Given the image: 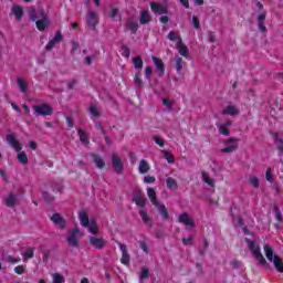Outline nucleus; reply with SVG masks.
<instances>
[{"mask_svg": "<svg viewBox=\"0 0 283 283\" xmlns=\"http://www.w3.org/2000/svg\"><path fill=\"white\" fill-rule=\"evenodd\" d=\"M29 19L35 21V28L39 32H45L46 28L50 25V20L48 19L45 11L41 10L36 12L34 7H30L29 9Z\"/></svg>", "mask_w": 283, "mask_h": 283, "instance_id": "1", "label": "nucleus"}, {"mask_svg": "<svg viewBox=\"0 0 283 283\" xmlns=\"http://www.w3.org/2000/svg\"><path fill=\"white\" fill-rule=\"evenodd\" d=\"M6 140L14 151L18 153V161L21 163V165H28V155H25V151H21L23 149V145L20 144L19 139L13 134H9L6 137Z\"/></svg>", "mask_w": 283, "mask_h": 283, "instance_id": "2", "label": "nucleus"}, {"mask_svg": "<svg viewBox=\"0 0 283 283\" xmlns=\"http://www.w3.org/2000/svg\"><path fill=\"white\" fill-rule=\"evenodd\" d=\"M244 242L248 244L249 251L253 253L255 260L261 263L263 266L266 265V259H264V255L262 254V250L259 245H255V241H252L249 238L244 239Z\"/></svg>", "mask_w": 283, "mask_h": 283, "instance_id": "3", "label": "nucleus"}, {"mask_svg": "<svg viewBox=\"0 0 283 283\" xmlns=\"http://www.w3.org/2000/svg\"><path fill=\"white\" fill-rule=\"evenodd\" d=\"M81 235L83 234L81 233V229H78L77 227H75L73 230H70L69 237L66 238L69 247H71L72 249H78V238H81Z\"/></svg>", "mask_w": 283, "mask_h": 283, "instance_id": "4", "label": "nucleus"}, {"mask_svg": "<svg viewBox=\"0 0 283 283\" xmlns=\"http://www.w3.org/2000/svg\"><path fill=\"white\" fill-rule=\"evenodd\" d=\"M33 112L35 113V116H52L54 114V108L50 106V104H38L33 106Z\"/></svg>", "mask_w": 283, "mask_h": 283, "instance_id": "5", "label": "nucleus"}, {"mask_svg": "<svg viewBox=\"0 0 283 283\" xmlns=\"http://www.w3.org/2000/svg\"><path fill=\"white\" fill-rule=\"evenodd\" d=\"M119 247V251H122L120 264L124 266H129V262H132V256L129 252H127V245L125 243L117 242Z\"/></svg>", "mask_w": 283, "mask_h": 283, "instance_id": "6", "label": "nucleus"}, {"mask_svg": "<svg viewBox=\"0 0 283 283\" xmlns=\"http://www.w3.org/2000/svg\"><path fill=\"white\" fill-rule=\"evenodd\" d=\"M98 13L96 11H88L86 13V23L91 27V30H96V27L98 25Z\"/></svg>", "mask_w": 283, "mask_h": 283, "instance_id": "7", "label": "nucleus"}, {"mask_svg": "<svg viewBox=\"0 0 283 283\" xmlns=\"http://www.w3.org/2000/svg\"><path fill=\"white\" fill-rule=\"evenodd\" d=\"M88 242L91 247L97 251H101L104 247H107V241L104 238L90 237Z\"/></svg>", "mask_w": 283, "mask_h": 283, "instance_id": "8", "label": "nucleus"}, {"mask_svg": "<svg viewBox=\"0 0 283 283\" xmlns=\"http://www.w3.org/2000/svg\"><path fill=\"white\" fill-rule=\"evenodd\" d=\"M178 222L180 224H185L187 229H193V227H196L193 219L187 212H182L181 214L178 216Z\"/></svg>", "mask_w": 283, "mask_h": 283, "instance_id": "9", "label": "nucleus"}, {"mask_svg": "<svg viewBox=\"0 0 283 283\" xmlns=\"http://www.w3.org/2000/svg\"><path fill=\"white\" fill-rule=\"evenodd\" d=\"M227 147L221 149L222 154H233L235 149H238V139L237 138H229L226 140Z\"/></svg>", "mask_w": 283, "mask_h": 283, "instance_id": "10", "label": "nucleus"}, {"mask_svg": "<svg viewBox=\"0 0 283 283\" xmlns=\"http://www.w3.org/2000/svg\"><path fill=\"white\" fill-rule=\"evenodd\" d=\"M112 165L114 171H116L118 175L123 174V160H120V157H118V154L116 153L112 155Z\"/></svg>", "mask_w": 283, "mask_h": 283, "instance_id": "11", "label": "nucleus"}, {"mask_svg": "<svg viewBox=\"0 0 283 283\" xmlns=\"http://www.w3.org/2000/svg\"><path fill=\"white\" fill-rule=\"evenodd\" d=\"M150 9L154 14H168L169 9L167 7L158 3V2H150Z\"/></svg>", "mask_w": 283, "mask_h": 283, "instance_id": "12", "label": "nucleus"}, {"mask_svg": "<svg viewBox=\"0 0 283 283\" xmlns=\"http://www.w3.org/2000/svg\"><path fill=\"white\" fill-rule=\"evenodd\" d=\"M61 41H63V35H61V31H57L55 32L54 38L48 42L45 50L50 52L54 49V45H56V43H61Z\"/></svg>", "mask_w": 283, "mask_h": 283, "instance_id": "13", "label": "nucleus"}, {"mask_svg": "<svg viewBox=\"0 0 283 283\" xmlns=\"http://www.w3.org/2000/svg\"><path fill=\"white\" fill-rule=\"evenodd\" d=\"M51 220L53 221V224H56V227H59V229H65V227L67 226L65 219L63 218V216H61V213H54L51 217Z\"/></svg>", "mask_w": 283, "mask_h": 283, "instance_id": "14", "label": "nucleus"}, {"mask_svg": "<svg viewBox=\"0 0 283 283\" xmlns=\"http://www.w3.org/2000/svg\"><path fill=\"white\" fill-rule=\"evenodd\" d=\"M176 48L180 54V56H184V59H189V48L185 45V42L182 40H179L176 44Z\"/></svg>", "mask_w": 283, "mask_h": 283, "instance_id": "15", "label": "nucleus"}, {"mask_svg": "<svg viewBox=\"0 0 283 283\" xmlns=\"http://www.w3.org/2000/svg\"><path fill=\"white\" fill-rule=\"evenodd\" d=\"M153 63L155 64V69L157 70L159 76L165 75V62L160 60V57L153 56Z\"/></svg>", "mask_w": 283, "mask_h": 283, "instance_id": "16", "label": "nucleus"}, {"mask_svg": "<svg viewBox=\"0 0 283 283\" xmlns=\"http://www.w3.org/2000/svg\"><path fill=\"white\" fill-rule=\"evenodd\" d=\"M11 13L15 17V20L21 21L23 19V15L25 14V11H23V7L14 4L11 8Z\"/></svg>", "mask_w": 283, "mask_h": 283, "instance_id": "17", "label": "nucleus"}, {"mask_svg": "<svg viewBox=\"0 0 283 283\" xmlns=\"http://www.w3.org/2000/svg\"><path fill=\"white\" fill-rule=\"evenodd\" d=\"M125 30L127 32H130V34H136V32H138V22L132 19L127 20L125 24Z\"/></svg>", "mask_w": 283, "mask_h": 283, "instance_id": "18", "label": "nucleus"}, {"mask_svg": "<svg viewBox=\"0 0 283 283\" xmlns=\"http://www.w3.org/2000/svg\"><path fill=\"white\" fill-rule=\"evenodd\" d=\"M3 202L6 207H9L10 209L17 207V195L10 192L4 199Z\"/></svg>", "mask_w": 283, "mask_h": 283, "instance_id": "19", "label": "nucleus"}, {"mask_svg": "<svg viewBox=\"0 0 283 283\" xmlns=\"http://www.w3.org/2000/svg\"><path fill=\"white\" fill-rule=\"evenodd\" d=\"M256 21L260 32L264 34L266 32V27L264 25V21H266V12L260 13Z\"/></svg>", "mask_w": 283, "mask_h": 283, "instance_id": "20", "label": "nucleus"}, {"mask_svg": "<svg viewBox=\"0 0 283 283\" xmlns=\"http://www.w3.org/2000/svg\"><path fill=\"white\" fill-rule=\"evenodd\" d=\"M78 220H80L82 227H84V228L90 227V223H91L90 216L87 214L86 211L82 210L78 212Z\"/></svg>", "mask_w": 283, "mask_h": 283, "instance_id": "21", "label": "nucleus"}, {"mask_svg": "<svg viewBox=\"0 0 283 283\" xmlns=\"http://www.w3.org/2000/svg\"><path fill=\"white\" fill-rule=\"evenodd\" d=\"M139 23L140 25H147V23H151V14H149V11L145 10L140 12Z\"/></svg>", "mask_w": 283, "mask_h": 283, "instance_id": "22", "label": "nucleus"}, {"mask_svg": "<svg viewBox=\"0 0 283 283\" xmlns=\"http://www.w3.org/2000/svg\"><path fill=\"white\" fill-rule=\"evenodd\" d=\"M147 196L154 207H158V205H160V202H158V197L156 196V190L154 188L147 189Z\"/></svg>", "mask_w": 283, "mask_h": 283, "instance_id": "23", "label": "nucleus"}, {"mask_svg": "<svg viewBox=\"0 0 283 283\" xmlns=\"http://www.w3.org/2000/svg\"><path fill=\"white\" fill-rule=\"evenodd\" d=\"M133 202H135L137 207H142V208L145 207L146 205L145 197H143L140 192H134Z\"/></svg>", "mask_w": 283, "mask_h": 283, "instance_id": "24", "label": "nucleus"}, {"mask_svg": "<svg viewBox=\"0 0 283 283\" xmlns=\"http://www.w3.org/2000/svg\"><path fill=\"white\" fill-rule=\"evenodd\" d=\"M174 61H175V70L177 71V74H181L182 67L185 65V61L179 55H175Z\"/></svg>", "mask_w": 283, "mask_h": 283, "instance_id": "25", "label": "nucleus"}, {"mask_svg": "<svg viewBox=\"0 0 283 283\" xmlns=\"http://www.w3.org/2000/svg\"><path fill=\"white\" fill-rule=\"evenodd\" d=\"M91 156L97 169H105V160L101 158V156H98L97 154H92Z\"/></svg>", "mask_w": 283, "mask_h": 283, "instance_id": "26", "label": "nucleus"}, {"mask_svg": "<svg viewBox=\"0 0 283 283\" xmlns=\"http://www.w3.org/2000/svg\"><path fill=\"white\" fill-rule=\"evenodd\" d=\"M149 169H151V166H149V163H147V160L145 159H142L138 166L139 174L145 175L149 171Z\"/></svg>", "mask_w": 283, "mask_h": 283, "instance_id": "27", "label": "nucleus"}, {"mask_svg": "<svg viewBox=\"0 0 283 283\" xmlns=\"http://www.w3.org/2000/svg\"><path fill=\"white\" fill-rule=\"evenodd\" d=\"M263 249H264L265 258L269 260V262H272L273 260H275L276 254H273V247L265 244Z\"/></svg>", "mask_w": 283, "mask_h": 283, "instance_id": "28", "label": "nucleus"}, {"mask_svg": "<svg viewBox=\"0 0 283 283\" xmlns=\"http://www.w3.org/2000/svg\"><path fill=\"white\" fill-rule=\"evenodd\" d=\"M231 127V122L228 120L219 126V134L222 136H229L230 132L229 128Z\"/></svg>", "mask_w": 283, "mask_h": 283, "instance_id": "29", "label": "nucleus"}, {"mask_svg": "<svg viewBox=\"0 0 283 283\" xmlns=\"http://www.w3.org/2000/svg\"><path fill=\"white\" fill-rule=\"evenodd\" d=\"M272 262H273V265L276 269V271L279 273H283V261H282V258H280L279 255H274V259H273Z\"/></svg>", "mask_w": 283, "mask_h": 283, "instance_id": "30", "label": "nucleus"}, {"mask_svg": "<svg viewBox=\"0 0 283 283\" xmlns=\"http://www.w3.org/2000/svg\"><path fill=\"white\" fill-rule=\"evenodd\" d=\"M139 216L144 222V224H147L148 227H154V223L151 222V219L149 218V214L145 210H139Z\"/></svg>", "mask_w": 283, "mask_h": 283, "instance_id": "31", "label": "nucleus"}, {"mask_svg": "<svg viewBox=\"0 0 283 283\" xmlns=\"http://www.w3.org/2000/svg\"><path fill=\"white\" fill-rule=\"evenodd\" d=\"M155 207L159 211V214L161 216L163 220H167L169 218V212L167 211V207L165 205L158 203V206Z\"/></svg>", "mask_w": 283, "mask_h": 283, "instance_id": "32", "label": "nucleus"}, {"mask_svg": "<svg viewBox=\"0 0 283 283\" xmlns=\"http://www.w3.org/2000/svg\"><path fill=\"white\" fill-rule=\"evenodd\" d=\"M54 193H63V185L61 182L52 181L48 184Z\"/></svg>", "mask_w": 283, "mask_h": 283, "instance_id": "33", "label": "nucleus"}, {"mask_svg": "<svg viewBox=\"0 0 283 283\" xmlns=\"http://www.w3.org/2000/svg\"><path fill=\"white\" fill-rule=\"evenodd\" d=\"M18 87L22 94H25L28 92V83H25V80L23 77L17 78Z\"/></svg>", "mask_w": 283, "mask_h": 283, "instance_id": "34", "label": "nucleus"}, {"mask_svg": "<svg viewBox=\"0 0 283 283\" xmlns=\"http://www.w3.org/2000/svg\"><path fill=\"white\" fill-rule=\"evenodd\" d=\"M161 154L169 165H174V163H176V158L171 153H169V150H161Z\"/></svg>", "mask_w": 283, "mask_h": 283, "instance_id": "35", "label": "nucleus"}, {"mask_svg": "<svg viewBox=\"0 0 283 283\" xmlns=\"http://www.w3.org/2000/svg\"><path fill=\"white\" fill-rule=\"evenodd\" d=\"M166 186L168 189H178V181H176V179L172 177H168L166 179Z\"/></svg>", "mask_w": 283, "mask_h": 283, "instance_id": "36", "label": "nucleus"}, {"mask_svg": "<svg viewBox=\"0 0 283 283\" xmlns=\"http://www.w3.org/2000/svg\"><path fill=\"white\" fill-rule=\"evenodd\" d=\"M86 229H88L90 233H93V235L98 233V226L96 224L95 220H91Z\"/></svg>", "mask_w": 283, "mask_h": 283, "instance_id": "37", "label": "nucleus"}, {"mask_svg": "<svg viewBox=\"0 0 283 283\" xmlns=\"http://www.w3.org/2000/svg\"><path fill=\"white\" fill-rule=\"evenodd\" d=\"M77 135L80 136L81 143L84 145H90V139L87 138V134H85V130L78 129Z\"/></svg>", "mask_w": 283, "mask_h": 283, "instance_id": "38", "label": "nucleus"}, {"mask_svg": "<svg viewBox=\"0 0 283 283\" xmlns=\"http://www.w3.org/2000/svg\"><path fill=\"white\" fill-rule=\"evenodd\" d=\"M223 114H227L228 116H235L238 114V109H235V106L229 105L223 109Z\"/></svg>", "mask_w": 283, "mask_h": 283, "instance_id": "39", "label": "nucleus"}, {"mask_svg": "<svg viewBox=\"0 0 283 283\" xmlns=\"http://www.w3.org/2000/svg\"><path fill=\"white\" fill-rule=\"evenodd\" d=\"M23 260H32L34 258V248H29L22 254Z\"/></svg>", "mask_w": 283, "mask_h": 283, "instance_id": "40", "label": "nucleus"}, {"mask_svg": "<svg viewBox=\"0 0 283 283\" xmlns=\"http://www.w3.org/2000/svg\"><path fill=\"white\" fill-rule=\"evenodd\" d=\"M133 64H134L135 70H143L144 63H143V59L140 56L134 57Z\"/></svg>", "mask_w": 283, "mask_h": 283, "instance_id": "41", "label": "nucleus"}, {"mask_svg": "<svg viewBox=\"0 0 283 283\" xmlns=\"http://www.w3.org/2000/svg\"><path fill=\"white\" fill-rule=\"evenodd\" d=\"M42 198L48 205H52V202H54V196H51L49 191H43Z\"/></svg>", "mask_w": 283, "mask_h": 283, "instance_id": "42", "label": "nucleus"}, {"mask_svg": "<svg viewBox=\"0 0 283 283\" xmlns=\"http://www.w3.org/2000/svg\"><path fill=\"white\" fill-rule=\"evenodd\" d=\"M134 83L137 87H143V74H140V72L135 74Z\"/></svg>", "mask_w": 283, "mask_h": 283, "instance_id": "43", "label": "nucleus"}, {"mask_svg": "<svg viewBox=\"0 0 283 283\" xmlns=\"http://www.w3.org/2000/svg\"><path fill=\"white\" fill-rule=\"evenodd\" d=\"M202 180L203 182L208 184L209 187H216V180L211 179L207 176V172H202Z\"/></svg>", "mask_w": 283, "mask_h": 283, "instance_id": "44", "label": "nucleus"}, {"mask_svg": "<svg viewBox=\"0 0 283 283\" xmlns=\"http://www.w3.org/2000/svg\"><path fill=\"white\" fill-rule=\"evenodd\" d=\"M88 112L94 118H101V113L98 112V108H96L95 105H91Z\"/></svg>", "mask_w": 283, "mask_h": 283, "instance_id": "45", "label": "nucleus"}, {"mask_svg": "<svg viewBox=\"0 0 283 283\" xmlns=\"http://www.w3.org/2000/svg\"><path fill=\"white\" fill-rule=\"evenodd\" d=\"M249 182L254 189H258V187H260V179L255 176H250Z\"/></svg>", "mask_w": 283, "mask_h": 283, "instance_id": "46", "label": "nucleus"}, {"mask_svg": "<svg viewBox=\"0 0 283 283\" xmlns=\"http://www.w3.org/2000/svg\"><path fill=\"white\" fill-rule=\"evenodd\" d=\"M168 39H169V41H182V38L180 36V34H178V33H176V32H174V31H170L169 33H168Z\"/></svg>", "mask_w": 283, "mask_h": 283, "instance_id": "47", "label": "nucleus"}, {"mask_svg": "<svg viewBox=\"0 0 283 283\" xmlns=\"http://www.w3.org/2000/svg\"><path fill=\"white\" fill-rule=\"evenodd\" d=\"M149 277V269L147 266H144L139 274V280L143 282V280H147Z\"/></svg>", "mask_w": 283, "mask_h": 283, "instance_id": "48", "label": "nucleus"}, {"mask_svg": "<svg viewBox=\"0 0 283 283\" xmlns=\"http://www.w3.org/2000/svg\"><path fill=\"white\" fill-rule=\"evenodd\" d=\"M273 213L277 220V222H282L283 218H282V211H280V208L277 206L273 207Z\"/></svg>", "mask_w": 283, "mask_h": 283, "instance_id": "49", "label": "nucleus"}, {"mask_svg": "<svg viewBox=\"0 0 283 283\" xmlns=\"http://www.w3.org/2000/svg\"><path fill=\"white\" fill-rule=\"evenodd\" d=\"M132 54V51L129 50V48L127 45H122V56H124V59H129Z\"/></svg>", "mask_w": 283, "mask_h": 283, "instance_id": "50", "label": "nucleus"}, {"mask_svg": "<svg viewBox=\"0 0 283 283\" xmlns=\"http://www.w3.org/2000/svg\"><path fill=\"white\" fill-rule=\"evenodd\" d=\"M52 277H53V283H64L65 282V279L60 273H54L52 275Z\"/></svg>", "mask_w": 283, "mask_h": 283, "instance_id": "51", "label": "nucleus"}, {"mask_svg": "<svg viewBox=\"0 0 283 283\" xmlns=\"http://www.w3.org/2000/svg\"><path fill=\"white\" fill-rule=\"evenodd\" d=\"M191 23H192L195 30H200V19L197 15L192 17Z\"/></svg>", "mask_w": 283, "mask_h": 283, "instance_id": "52", "label": "nucleus"}, {"mask_svg": "<svg viewBox=\"0 0 283 283\" xmlns=\"http://www.w3.org/2000/svg\"><path fill=\"white\" fill-rule=\"evenodd\" d=\"M144 182H145V185H154V182H156V177L149 176V175L145 176Z\"/></svg>", "mask_w": 283, "mask_h": 283, "instance_id": "53", "label": "nucleus"}, {"mask_svg": "<svg viewBox=\"0 0 283 283\" xmlns=\"http://www.w3.org/2000/svg\"><path fill=\"white\" fill-rule=\"evenodd\" d=\"M7 262L10 264H19V262H21V258H13L12 255H8Z\"/></svg>", "mask_w": 283, "mask_h": 283, "instance_id": "54", "label": "nucleus"}, {"mask_svg": "<svg viewBox=\"0 0 283 283\" xmlns=\"http://www.w3.org/2000/svg\"><path fill=\"white\" fill-rule=\"evenodd\" d=\"M138 244L142 251H144V253H149V245H147V242L139 241Z\"/></svg>", "mask_w": 283, "mask_h": 283, "instance_id": "55", "label": "nucleus"}, {"mask_svg": "<svg viewBox=\"0 0 283 283\" xmlns=\"http://www.w3.org/2000/svg\"><path fill=\"white\" fill-rule=\"evenodd\" d=\"M14 273H17V275H23L25 273V266H23V265L15 266Z\"/></svg>", "mask_w": 283, "mask_h": 283, "instance_id": "56", "label": "nucleus"}, {"mask_svg": "<svg viewBox=\"0 0 283 283\" xmlns=\"http://www.w3.org/2000/svg\"><path fill=\"white\" fill-rule=\"evenodd\" d=\"M265 179L268 180V182H273V170H271V169L266 170Z\"/></svg>", "mask_w": 283, "mask_h": 283, "instance_id": "57", "label": "nucleus"}, {"mask_svg": "<svg viewBox=\"0 0 283 283\" xmlns=\"http://www.w3.org/2000/svg\"><path fill=\"white\" fill-rule=\"evenodd\" d=\"M153 139L159 147H165V142L160 137L154 136Z\"/></svg>", "mask_w": 283, "mask_h": 283, "instance_id": "58", "label": "nucleus"}, {"mask_svg": "<svg viewBox=\"0 0 283 283\" xmlns=\"http://www.w3.org/2000/svg\"><path fill=\"white\" fill-rule=\"evenodd\" d=\"M181 242H182V244H185V247H189V244H191L193 242V237L182 238Z\"/></svg>", "mask_w": 283, "mask_h": 283, "instance_id": "59", "label": "nucleus"}, {"mask_svg": "<svg viewBox=\"0 0 283 283\" xmlns=\"http://www.w3.org/2000/svg\"><path fill=\"white\" fill-rule=\"evenodd\" d=\"M109 17L112 19H116V17H118V9L117 8L111 9Z\"/></svg>", "mask_w": 283, "mask_h": 283, "instance_id": "60", "label": "nucleus"}, {"mask_svg": "<svg viewBox=\"0 0 283 283\" xmlns=\"http://www.w3.org/2000/svg\"><path fill=\"white\" fill-rule=\"evenodd\" d=\"M94 59H96V55H88L85 59V64L86 65H92V61H94Z\"/></svg>", "mask_w": 283, "mask_h": 283, "instance_id": "61", "label": "nucleus"}, {"mask_svg": "<svg viewBox=\"0 0 283 283\" xmlns=\"http://www.w3.org/2000/svg\"><path fill=\"white\" fill-rule=\"evenodd\" d=\"M163 103H164V105H166V107H168V111L171 112V106H172L171 101L164 98Z\"/></svg>", "mask_w": 283, "mask_h": 283, "instance_id": "62", "label": "nucleus"}, {"mask_svg": "<svg viewBox=\"0 0 283 283\" xmlns=\"http://www.w3.org/2000/svg\"><path fill=\"white\" fill-rule=\"evenodd\" d=\"M78 82L76 80H72L71 82L67 83V88L69 90H74V86L77 84Z\"/></svg>", "mask_w": 283, "mask_h": 283, "instance_id": "63", "label": "nucleus"}, {"mask_svg": "<svg viewBox=\"0 0 283 283\" xmlns=\"http://www.w3.org/2000/svg\"><path fill=\"white\" fill-rule=\"evenodd\" d=\"M231 266H232V269H240V261L234 259L231 262Z\"/></svg>", "mask_w": 283, "mask_h": 283, "instance_id": "64", "label": "nucleus"}]
</instances>
